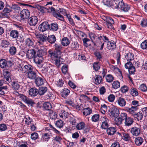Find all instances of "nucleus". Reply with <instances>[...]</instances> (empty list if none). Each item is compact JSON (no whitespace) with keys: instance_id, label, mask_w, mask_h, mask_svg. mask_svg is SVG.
Masks as SVG:
<instances>
[{"instance_id":"obj_1","label":"nucleus","mask_w":147,"mask_h":147,"mask_svg":"<svg viewBox=\"0 0 147 147\" xmlns=\"http://www.w3.org/2000/svg\"><path fill=\"white\" fill-rule=\"evenodd\" d=\"M119 2L116 5H114V7H113V8L117 9L119 8L124 12L128 11L130 9L129 6L127 4H125L123 0Z\"/></svg>"},{"instance_id":"obj_2","label":"nucleus","mask_w":147,"mask_h":147,"mask_svg":"<svg viewBox=\"0 0 147 147\" xmlns=\"http://www.w3.org/2000/svg\"><path fill=\"white\" fill-rule=\"evenodd\" d=\"M119 114V110L115 107H111L109 110L108 114L113 119L118 117Z\"/></svg>"},{"instance_id":"obj_3","label":"nucleus","mask_w":147,"mask_h":147,"mask_svg":"<svg viewBox=\"0 0 147 147\" xmlns=\"http://www.w3.org/2000/svg\"><path fill=\"white\" fill-rule=\"evenodd\" d=\"M20 98L25 102L32 107H33L35 104L33 100L28 98L24 95H20Z\"/></svg>"},{"instance_id":"obj_4","label":"nucleus","mask_w":147,"mask_h":147,"mask_svg":"<svg viewBox=\"0 0 147 147\" xmlns=\"http://www.w3.org/2000/svg\"><path fill=\"white\" fill-rule=\"evenodd\" d=\"M20 66V70L22 71L23 72L27 73L28 74L32 70V67L31 65H26L24 66H21V64L19 65Z\"/></svg>"},{"instance_id":"obj_5","label":"nucleus","mask_w":147,"mask_h":147,"mask_svg":"<svg viewBox=\"0 0 147 147\" xmlns=\"http://www.w3.org/2000/svg\"><path fill=\"white\" fill-rule=\"evenodd\" d=\"M38 21V18L37 17L32 16L29 18L28 23L31 26H34L37 24Z\"/></svg>"},{"instance_id":"obj_6","label":"nucleus","mask_w":147,"mask_h":147,"mask_svg":"<svg viewBox=\"0 0 147 147\" xmlns=\"http://www.w3.org/2000/svg\"><path fill=\"white\" fill-rule=\"evenodd\" d=\"M30 12L28 9H24L21 11L20 16L21 18L24 19L28 18L30 16Z\"/></svg>"},{"instance_id":"obj_7","label":"nucleus","mask_w":147,"mask_h":147,"mask_svg":"<svg viewBox=\"0 0 147 147\" xmlns=\"http://www.w3.org/2000/svg\"><path fill=\"white\" fill-rule=\"evenodd\" d=\"M37 38L39 40L37 42V44L38 45H42L44 42L46 41L47 39V36L45 35L39 34L36 35Z\"/></svg>"},{"instance_id":"obj_8","label":"nucleus","mask_w":147,"mask_h":147,"mask_svg":"<svg viewBox=\"0 0 147 147\" xmlns=\"http://www.w3.org/2000/svg\"><path fill=\"white\" fill-rule=\"evenodd\" d=\"M49 24L47 22H45L41 24L39 26V30L42 32H44L49 29Z\"/></svg>"},{"instance_id":"obj_9","label":"nucleus","mask_w":147,"mask_h":147,"mask_svg":"<svg viewBox=\"0 0 147 147\" xmlns=\"http://www.w3.org/2000/svg\"><path fill=\"white\" fill-rule=\"evenodd\" d=\"M130 131L133 135L137 136L140 134L141 129L140 128L135 127L131 128Z\"/></svg>"},{"instance_id":"obj_10","label":"nucleus","mask_w":147,"mask_h":147,"mask_svg":"<svg viewBox=\"0 0 147 147\" xmlns=\"http://www.w3.org/2000/svg\"><path fill=\"white\" fill-rule=\"evenodd\" d=\"M3 75L4 80L7 82V83H10L11 80L10 78V73L8 71H7L4 72Z\"/></svg>"},{"instance_id":"obj_11","label":"nucleus","mask_w":147,"mask_h":147,"mask_svg":"<svg viewBox=\"0 0 147 147\" xmlns=\"http://www.w3.org/2000/svg\"><path fill=\"white\" fill-rule=\"evenodd\" d=\"M103 118L105 120L102 122L101 127L102 129H107L109 126V119L106 117H104Z\"/></svg>"},{"instance_id":"obj_12","label":"nucleus","mask_w":147,"mask_h":147,"mask_svg":"<svg viewBox=\"0 0 147 147\" xmlns=\"http://www.w3.org/2000/svg\"><path fill=\"white\" fill-rule=\"evenodd\" d=\"M36 52L34 49L28 50L27 51V55L29 59L34 58L35 56Z\"/></svg>"},{"instance_id":"obj_13","label":"nucleus","mask_w":147,"mask_h":147,"mask_svg":"<svg viewBox=\"0 0 147 147\" xmlns=\"http://www.w3.org/2000/svg\"><path fill=\"white\" fill-rule=\"evenodd\" d=\"M12 10L10 7L6 6L3 9L2 12V15L6 17H8L9 15V13Z\"/></svg>"},{"instance_id":"obj_14","label":"nucleus","mask_w":147,"mask_h":147,"mask_svg":"<svg viewBox=\"0 0 147 147\" xmlns=\"http://www.w3.org/2000/svg\"><path fill=\"white\" fill-rule=\"evenodd\" d=\"M106 22L107 23V26L108 28L112 29L113 28V25L114 24V20L111 18H108L107 19Z\"/></svg>"},{"instance_id":"obj_15","label":"nucleus","mask_w":147,"mask_h":147,"mask_svg":"<svg viewBox=\"0 0 147 147\" xmlns=\"http://www.w3.org/2000/svg\"><path fill=\"white\" fill-rule=\"evenodd\" d=\"M35 82L36 85L39 86L44 84V81L42 78L38 76L35 80Z\"/></svg>"},{"instance_id":"obj_16","label":"nucleus","mask_w":147,"mask_h":147,"mask_svg":"<svg viewBox=\"0 0 147 147\" xmlns=\"http://www.w3.org/2000/svg\"><path fill=\"white\" fill-rule=\"evenodd\" d=\"M69 90L67 88H65L61 91V96L65 98H66L70 93Z\"/></svg>"},{"instance_id":"obj_17","label":"nucleus","mask_w":147,"mask_h":147,"mask_svg":"<svg viewBox=\"0 0 147 147\" xmlns=\"http://www.w3.org/2000/svg\"><path fill=\"white\" fill-rule=\"evenodd\" d=\"M11 87L15 90H18L20 88V86L18 82L16 80H11Z\"/></svg>"},{"instance_id":"obj_18","label":"nucleus","mask_w":147,"mask_h":147,"mask_svg":"<svg viewBox=\"0 0 147 147\" xmlns=\"http://www.w3.org/2000/svg\"><path fill=\"white\" fill-rule=\"evenodd\" d=\"M117 101L119 105L121 107H125L126 103L125 99L121 97H119Z\"/></svg>"},{"instance_id":"obj_19","label":"nucleus","mask_w":147,"mask_h":147,"mask_svg":"<svg viewBox=\"0 0 147 147\" xmlns=\"http://www.w3.org/2000/svg\"><path fill=\"white\" fill-rule=\"evenodd\" d=\"M108 48L110 50H113L116 47V43L113 41H109L107 44Z\"/></svg>"},{"instance_id":"obj_20","label":"nucleus","mask_w":147,"mask_h":147,"mask_svg":"<svg viewBox=\"0 0 147 147\" xmlns=\"http://www.w3.org/2000/svg\"><path fill=\"white\" fill-rule=\"evenodd\" d=\"M19 35L18 31L16 30H12L10 33V36L13 38H17Z\"/></svg>"},{"instance_id":"obj_21","label":"nucleus","mask_w":147,"mask_h":147,"mask_svg":"<svg viewBox=\"0 0 147 147\" xmlns=\"http://www.w3.org/2000/svg\"><path fill=\"white\" fill-rule=\"evenodd\" d=\"M116 131V128L114 127H110L107 129V134L110 136L114 135Z\"/></svg>"},{"instance_id":"obj_22","label":"nucleus","mask_w":147,"mask_h":147,"mask_svg":"<svg viewBox=\"0 0 147 147\" xmlns=\"http://www.w3.org/2000/svg\"><path fill=\"white\" fill-rule=\"evenodd\" d=\"M26 45L29 47H33L34 45V40L32 38H27L25 41Z\"/></svg>"},{"instance_id":"obj_23","label":"nucleus","mask_w":147,"mask_h":147,"mask_svg":"<svg viewBox=\"0 0 147 147\" xmlns=\"http://www.w3.org/2000/svg\"><path fill=\"white\" fill-rule=\"evenodd\" d=\"M29 94L32 96H35L38 94V90L35 88H31L29 90Z\"/></svg>"},{"instance_id":"obj_24","label":"nucleus","mask_w":147,"mask_h":147,"mask_svg":"<svg viewBox=\"0 0 147 147\" xmlns=\"http://www.w3.org/2000/svg\"><path fill=\"white\" fill-rule=\"evenodd\" d=\"M58 28V25L56 23H51L49 24V29L53 31H57Z\"/></svg>"},{"instance_id":"obj_25","label":"nucleus","mask_w":147,"mask_h":147,"mask_svg":"<svg viewBox=\"0 0 147 147\" xmlns=\"http://www.w3.org/2000/svg\"><path fill=\"white\" fill-rule=\"evenodd\" d=\"M55 50L59 53V54H61L62 53L61 50L62 49L63 46L60 44L55 43L54 45Z\"/></svg>"},{"instance_id":"obj_26","label":"nucleus","mask_w":147,"mask_h":147,"mask_svg":"<svg viewBox=\"0 0 147 147\" xmlns=\"http://www.w3.org/2000/svg\"><path fill=\"white\" fill-rule=\"evenodd\" d=\"M144 142L143 138L140 137H138L136 138L135 140V144L137 146L141 145Z\"/></svg>"},{"instance_id":"obj_27","label":"nucleus","mask_w":147,"mask_h":147,"mask_svg":"<svg viewBox=\"0 0 147 147\" xmlns=\"http://www.w3.org/2000/svg\"><path fill=\"white\" fill-rule=\"evenodd\" d=\"M29 78L32 80H35L38 77L36 73L33 71L32 70L28 74Z\"/></svg>"},{"instance_id":"obj_28","label":"nucleus","mask_w":147,"mask_h":147,"mask_svg":"<svg viewBox=\"0 0 147 147\" xmlns=\"http://www.w3.org/2000/svg\"><path fill=\"white\" fill-rule=\"evenodd\" d=\"M126 108L127 111L131 114L133 116L134 114L135 113V111L138 109L137 106H132L131 108L126 107Z\"/></svg>"},{"instance_id":"obj_29","label":"nucleus","mask_w":147,"mask_h":147,"mask_svg":"<svg viewBox=\"0 0 147 147\" xmlns=\"http://www.w3.org/2000/svg\"><path fill=\"white\" fill-rule=\"evenodd\" d=\"M47 40L49 43L52 44L55 43L56 41V39L55 35H51L47 37Z\"/></svg>"},{"instance_id":"obj_30","label":"nucleus","mask_w":147,"mask_h":147,"mask_svg":"<svg viewBox=\"0 0 147 147\" xmlns=\"http://www.w3.org/2000/svg\"><path fill=\"white\" fill-rule=\"evenodd\" d=\"M10 44L9 42L7 40H3L1 43V46L4 48H7Z\"/></svg>"},{"instance_id":"obj_31","label":"nucleus","mask_w":147,"mask_h":147,"mask_svg":"<svg viewBox=\"0 0 147 147\" xmlns=\"http://www.w3.org/2000/svg\"><path fill=\"white\" fill-rule=\"evenodd\" d=\"M134 122L132 118L130 117H127L125 120V125L129 126L131 125Z\"/></svg>"},{"instance_id":"obj_32","label":"nucleus","mask_w":147,"mask_h":147,"mask_svg":"<svg viewBox=\"0 0 147 147\" xmlns=\"http://www.w3.org/2000/svg\"><path fill=\"white\" fill-rule=\"evenodd\" d=\"M47 88L46 87H41L38 90V94L40 95H42L47 91Z\"/></svg>"},{"instance_id":"obj_33","label":"nucleus","mask_w":147,"mask_h":147,"mask_svg":"<svg viewBox=\"0 0 147 147\" xmlns=\"http://www.w3.org/2000/svg\"><path fill=\"white\" fill-rule=\"evenodd\" d=\"M125 57L127 61L130 62L134 59V55L132 53H129L127 54Z\"/></svg>"},{"instance_id":"obj_34","label":"nucleus","mask_w":147,"mask_h":147,"mask_svg":"<svg viewBox=\"0 0 147 147\" xmlns=\"http://www.w3.org/2000/svg\"><path fill=\"white\" fill-rule=\"evenodd\" d=\"M133 117L135 119H136L138 121L142 119L143 117V114L140 112L135 113L133 115Z\"/></svg>"},{"instance_id":"obj_35","label":"nucleus","mask_w":147,"mask_h":147,"mask_svg":"<svg viewBox=\"0 0 147 147\" xmlns=\"http://www.w3.org/2000/svg\"><path fill=\"white\" fill-rule=\"evenodd\" d=\"M92 109L89 107L84 109L83 110V114L84 115L86 116L90 115L92 113Z\"/></svg>"},{"instance_id":"obj_36","label":"nucleus","mask_w":147,"mask_h":147,"mask_svg":"<svg viewBox=\"0 0 147 147\" xmlns=\"http://www.w3.org/2000/svg\"><path fill=\"white\" fill-rule=\"evenodd\" d=\"M69 39L67 37H64L63 38L61 41V44L63 46H66L70 43Z\"/></svg>"},{"instance_id":"obj_37","label":"nucleus","mask_w":147,"mask_h":147,"mask_svg":"<svg viewBox=\"0 0 147 147\" xmlns=\"http://www.w3.org/2000/svg\"><path fill=\"white\" fill-rule=\"evenodd\" d=\"M53 15L54 17H56L58 19L62 21L64 20V19L63 17L61 14L60 13H58L56 12H53Z\"/></svg>"},{"instance_id":"obj_38","label":"nucleus","mask_w":147,"mask_h":147,"mask_svg":"<svg viewBox=\"0 0 147 147\" xmlns=\"http://www.w3.org/2000/svg\"><path fill=\"white\" fill-rule=\"evenodd\" d=\"M42 57H40L39 56H36L34 58V61L36 64H40L42 62Z\"/></svg>"},{"instance_id":"obj_39","label":"nucleus","mask_w":147,"mask_h":147,"mask_svg":"<svg viewBox=\"0 0 147 147\" xmlns=\"http://www.w3.org/2000/svg\"><path fill=\"white\" fill-rule=\"evenodd\" d=\"M85 127V124L83 122H82L78 123H77L76 127L78 130H82Z\"/></svg>"},{"instance_id":"obj_40","label":"nucleus","mask_w":147,"mask_h":147,"mask_svg":"<svg viewBox=\"0 0 147 147\" xmlns=\"http://www.w3.org/2000/svg\"><path fill=\"white\" fill-rule=\"evenodd\" d=\"M102 81V77L98 75H96L95 78V84H100Z\"/></svg>"},{"instance_id":"obj_41","label":"nucleus","mask_w":147,"mask_h":147,"mask_svg":"<svg viewBox=\"0 0 147 147\" xmlns=\"http://www.w3.org/2000/svg\"><path fill=\"white\" fill-rule=\"evenodd\" d=\"M7 61L5 59H1L0 60V67L2 68H5L7 67Z\"/></svg>"},{"instance_id":"obj_42","label":"nucleus","mask_w":147,"mask_h":147,"mask_svg":"<svg viewBox=\"0 0 147 147\" xmlns=\"http://www.w3.org/2000/svg\"><path fill=\"white\" fill-rule=\"evenodd\" d=\"M9 51L10 54L11 55H15L16 54L17 51L16 47L13 46L10 47L9 49Z\"/></svg>"},{"instance_id":"obj_43","label":"nucleus","mask_w":147,"mask_h":147,"mask_svg":"<svg viewBox=\"0 0 147 147\" xmlns=\"http://www.w3.org/2000/svg\"><path fill=\"white\" fill-rule=\"evenodd\" d=\"M44 108L47 110H50L52 107L51 103L49 102H45L43 104Z\"/></svg>"},{"instance_id":"obj_44","label":"nucleus","mask_w":147,"mask_h":147,"mask_svg":"<svg viewBox=\"0 0 147 147\" xmlns=\"http://www.w3.org/2000/svg\"><path fill=\"white\" fill-rule=\"evenodd\" d=\"M49 54L51 55V57H53L55 58H59V55H60L61 54H59V53H57V52H56L55 51L54 52H52L51 51H49Z\"/></svg>"},{"instance_id":"obj_45","label":"nucleus","mask_w":147,"mask_h":147,"mask_svg":"<svg viewBox=\"0 0 147 147\" xmlns=\"http://www.w3.org/2000/svg\"><path fill=\"white\" fill-rule=\"evenodd\" d=\"M130 93L133 96H136L138 95V93L137 89L135 88H133L130 90Z\"/></svg>"},{"instance_id":"obj_46","label":"nucleus","mask_w":147,"mask_h":147,"mask_svg":"<svg viewBox=\"0 0 147 147\" xmlns=\"http://www.w3.org/2000/svg\"><path fill=\"white\" fill-rule=\"evenodd\" d=\"M61 70L62 73L64 74H67L68 76H69L68 74V66L66 65H63L61 68Z\"/></svg>"},{"instance_id":"obj_47","label":"nucleus","mask_w":147,"mask_h":147,"mask_svg":"<svg viewBox=\"0 0 147 147\" xmlns=\"http://www.w3.org/2000/svg\"><path fill=\"white\" fill-rule=\"evenodd\" d=\"M15 60L12 59H10L9 60L7 61V67H10L13 65L14 63Z\"/></svg>"},{"instance_id":"obj_48","label":"nucleus","mask_w":147,"mask_h":147,"mask_svg":"<svg viewBox=\"0 0 147 147\" xmlns=\"http://www.w3.org/2000/svg\"><path fill=\"white\" fill-rule=\"evenodd\" d=\"M84 45L86 47L90 46L91 44H89L88 42L90 41V40L87 38H84L82 40Z\"/></svg>"},{"instance_id":"obj_49","label":"nucleus","mask_w":147,"mask_h":147,"mask_svg":"<svg viewBox=\"0 0 147 147\" xmlns=\"http://www.w3.org/2000/svg\"><path fill=\"white\" fill-rule=\"evenodd\" d=\"M79 45L77 42H72L71 45V47L73 50L77 49Z\"/></svg>"},{"instance_id":"obj_50","label":"nucleus","mask_w":147,"mask_h":147,"mask_svg":"<svg viewBox=\"0 0 147 147\" xmlns=\"http://www.w3.org/2000/svg\"><path fill=\"white\" fill-rule=\"evenodd\" d=\"M99 115L98 114H95L92 117V121L94 122L98 121L99 119Z\"/></svg>"},{"instance_id":"obj_51","label":"nucleus","mask_w":147,"mask_h":147,"mask_svg":"<svg viewBox=\"0 0 147 147\" xmlns=\"http://www.w3.org/2000/svg\"><path fill=\"white\" fill-rule=\"evenodd\" d=\"M59 115L60 117L63 118L64 119L68 117L69 116V114L67 112L65 111L60 113Z\"/></svg>"},{"instance_id":"obj_52","label":"nucleus","mask_w":147,"mask_h":147,"mask_svg":"<svg viewBox=\"0 0 147 147\" xmlns=\"http://www.w3.org/2000/svg\"><path fill=\"white\" fill-rule=\"evenodd\" d=\"M55 125L58 127L61 128L64 125L63 121L61 120L57 121L55 123Z\"/></svg>"},{"instance_id":"obj_53","label":"nucleus","mask_w":147,"mask_h":147,"mask_svg":"<svg viewBox=\"0 0 147 147\" xmlns=\"http://www.w3.org/2000/svg\"><path fill=\"white\" fill-rule=\"evenodd\" d=\"M89 36L91 40V41L93 43V42H94V40L96 39L97 38V36H96L95 34L92 32L90 33L89 34Z\"/></svg>"},{"instance_id":"obj_54","label":"nucleus","mask_w":147,"mask_h":147,"mask_svg":"<svg viewBox=\"0 0 147 147\" xmlns=\"http://www.w3.org/2000/svg\"><path fill=\"white\" fill-rule=\"evenodd\" d=\"M50 134H51V133H50ZM50 134L47 133L43 134L42 136L43 140H45L46 141H47L50 138Z\"/></svg>"},{"instance_id":"obj_55","label":"nucleus","mask_w":147,"mask_h":147,"mask_svg":"<svg viewBox=\"0 0 147 147\" xmlns=\"http://www.w3.org/2000/svg\"><path fill=\"white\" fill-rule=\"evenodd\" d=\"M93 69L96 71L100 69V65L99 62L94 63L93 64Z\"/></svg>"},{"instance_id":"obj_56","label":"nucleus","mask_w":147,"mask_h":147,"mask_svg":"<svg viewBox=\"0 0 147 147\" xmlns=\"http://www.w3.org/2000/svg\"><path fill=\"white\" fill-rule=\"evenodd\" d=\"M112 87L115 89H117L120 86V83L117 81H115L113 82L112 84Z\"/></svg>"},{"instance_id":"obj_57","label":"nucleus","mask_w":147,"mask_h":147,"mask_svg":"<svg viewBox=\"0 0 147 147\" xmlns=\"http://www.w3.org/2000/svg\"><path fill=\"white\" fill-rule=\"evenodd\" d=\"M8 7H10L11 9H13L15 10H20V7L17 5L14 4H12L11 6L8 5Z\"/></svg>"},{"instance_id":"obj_58","label":"nucleus","mask_w":147,"mask_h":147,"mask_svg":"<svg viewBox=\"0 0 147 147\" xmlns=\"http://www.w3.org/2000/svg\"><path fill=\"white\" fill-rule=\"evenodd\" d=\"M122 134V137L124 140L126 141H128L129 140L130 137L128 134L123 132Z\"/></svg>"},{"instance_id":"obj_59","label":"nucleus","mask_w":147,"mask_h":147,"mask_svg":"<svg viewBox=\"0 0 147 147\" xmlns=\"http://www.w3.org/2000/svg\"><path fill=\"white\" fill-rule=\"evenodd\" d=\"M49 114L51 118L53 119H54L57 117V114L55 111H50Z\"/></svg>"},{"instance_id":"obj_60","label":"nucleus","mask_w":147,"mask_h":147,"mask_svg":"<svg viewBox=\"0 0 147 147\" xmlns=\"http://www.w3.org/2000/svg\"><path fill=\"white\" fill-rule=\"evenodd\" d=\"M45 53L44 51L42 49L38 50L37 52L36 56H39L40 57H42V56Z\"/></svg>"},{"instance_id":"obj_61","label":"nucleus","mask_w":147,"mask_h":147,"mask_svg":"<svg viewBox=\"0 0 147 147\" xmlns=\"http://www.w3.org/2000/svg\"><path fill=\"white\" fill-rule=\"evenodd\" d=\"M26 120H25V122L27 125H29L32 122V120L30 119V117L28 115L26 116L25 117Z\"/></svg>"},{"instance_id":"obj_62","label":"nucleus","mask_w":147,"mask_h":147,"mask_svg":"<svg viewBox=\"0 0 147 147\" xmlns=\"http://www.w3.org/2000/svg\"><path fill=\"white\" fill-rule=\"evenodd\" d=\"M139 88L143 92H146L147 91V87L145 84H141Z\"/></svg>"},{"instance_id":"obj_63","label":"nucleus","mask_w":147,"mask_h":147,"mask_svg":"<svg viewBox=\"0 0 147 147\" xmlns=\"http://www.w3.org/2000/svg\"><path fill=\"white\" fill-rule=\"evenodd\" d=\"M94 55L96 56L98 60H100L102 58V56L100 52H96L94 53Z\"/></svg>"},{"instance_id":"obj_64","label":"nucleus","mask_w":147,"mask_h":147,"mask_svg":"<svg viewBox=\"0 0 147 147\" xmlns=\"http://www.w3.org/2000/svg\"><path fill=\"white\" fill-rule=\"evenodd\" d=\"M141 47L143 49H145L147 47V41L146 40L142 42L141 44Z\"/></svg>"}]
</instances>
